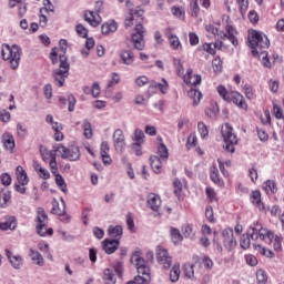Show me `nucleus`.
<instances>
[{
  "label": "nucleus",
  "mask_w": 284,
  "mask_h": 284,
  "mask_svg": "<svg viewBox=\"0 0 284 284\" xmlns=\"http://www.w3.org/2000/svg\"><path fill=\"white\" fill-rule=\"evenodd\" d=\"M48 213L43 207H39L37 210V217H36V230L39 236H52L54 234V230L52 227L48 229Z\"/></svg>",
  "instance_id": "obj_6"
},
{
  "label": "nucleus",
  "mask_w": 284,
  "mask_h": 284,
  "mask_svg": "<svg viewBox=\"0 0 284 284\" xmlns=\"http://www.w3.org/2000/svg\"><path fill=\"white\" fill-rule=\"evenodd\" d=\"M156 140L160 143L158 145V156H159V159H161L162 161H168V159L170 156V152L168 151V146L163 143V138L158 136Z\"/></svg>",
  "instance_id": "obj_27"
},
{
  "label": "nucleus",
  "mask_w": 284,
  "mask_h": 284,
  "mask_svg": "<svg viewBox=\"0 0 284 284\" xmlns=\"http://www.w3.org/2000/svg\"><path fill=\"white\" fill-rule=\"evenodd\" d=\"M197 141L196 133H191L186 140V149L192 150V148H196Z\"/></svg>",
  "instance_id": "obj_45"
},
{
  "label": "nucleus",
  "mask_w": 284,
  "mask_h": 284,
  "mask_svg": "<svg viewBox=\"0 0 284 284\" xmlns=\"http://www.w3.org/2000/svg\"><path fill=\"white\" fill-rule=\"evenodd\" d=\"M251 201L260 212H263L265 210V204L261 201V191H253L251 195Z\"/></svg>",
  "instance_id": "obj_31"
},
{
  "label": "nucleus",
  "mask_w": 284,
  "mask_h": 284,
  "mask_svg": "<svg viewBox=\"0 0 284 284\" xmlns=\"http://www.w3.org/2000/svg\"><path fill=\"white\" fill-rule=\"evenodd\" d=\"M144 34L145 28L143 27V24H135V33L132 34V43L135 50H143V48H145Z\"/></svg>",
  "instance_id": "obj_11"
},
{
  "label": "nucleus",
  "mask_w": 284,
  "mask_h": 284,
  "mask_svg": "<svg viewBox=\"0 0 284 284\" xmlns=\"http://www.w3.org/2000/svg\"><path fill=\"white\" fill-rule=\"evenodd\" d=\"M221 241L227 252L236 250V237L234 236V230L226 227L221 232Z\"/></svg>",
  "instance_id": "obj_10"
},
{
  "label": "nucleus",
  "mask_w": 284,
  "mask_h": 284,
  "mask_svg": "<svg viewBox=\"0 0 284 284\" xmlns=\"http://www.w3.org/2000/svg\"><path fill=\"white\" fill-rule=\"evenodd\" d=\"M102 280L104 284H116V275L110 268L103 271Z\"/></svg>",
  "instance_id": "obj_35"
},
{
  "label": "nucleus",
  "mask_w": 284,
  "mask_h": 284,
  "mask_svg": "<svg viewBox=\"0 0 284 284\" xmlns=\"http://www.w3.org/2000/svg\"><path fill=\"white\" fill-rule=\"evenodd\" d=\"M48 11H45V9H40V17H39V21H40V26L42 28H45V26H48Z\"/></svg>",
  "instance_id": "obj_51"
},
{
  "label": "nucleus",
  "mask_w": 284,
  "mask_h": 284,
  "mask_svg": "<svg viewBox=\"0 0 284 284\" xmlns=\"http://www.w3.org/2000/svg\"><path fill=\"white\" fill-rule=\"evenodd\" d=\"M205 216L210 223H215L216 220L214 219V209L212 206H206Z\"/></svg>",
  "instance_id": "obj_60"
},
{
  "label": "nucleus",
  "mask_w": 284,
  "mask_h": 284,
  "mask_svg": "<svg viewBox=\"0 0 284 284\" xmlns=\"http://www.w3.org/2000/svg\"><path fill=\"white\" fill-rule=\"evenodd\" d=\"M256 281L258 284H267V273L263 270L256 272Z\"/></svg>",
  "instance_id": "obj_48"
},
{
  "label": "nucleus",
  "mask_w": 284,
  "mask_h": 284,
  "mask_svg": "<svg viewBox=\"0 0 284 284\" xmlns=\"http://www.w3.org/2000/svg\"><path fill=\"white\" fill-rule=\"evenodd\" d=\"M183 270H184V274L187 278H194V265L193 264H185Z\"/></svg>",
  "instance_id": "obj_55"
},
{
  "label": "nucleus",
  "mask_w": 284,
  "mask_h": 284,
  "mask_svg": "<svg viewBox=\"0 0 284 284\" xmlns=\"http://www.w3.org/2000/svg\"><path fill=\"white\" fill-rule=\"evenodd\" d=\"M190 10H191V17H194V19H196V17H199V0H191L190 3Z\"/></svg>",
  "instance_id": "obj_47"
},
{
  "label": "nucleus",
  "mask_w": 284,
  "mask_h": 284,
  "mask_svg": "<svg viewBox=\"0 0 284 284\" xmlns=\"http://www.w3.org/2000/svg\"><path fill=\"white\" fill-rule=\"evenodd\" d=\"M236 3L239 4L241 14H245L247 12V8H250V1L248 0H236Z\"/></svg>",
  "instance_id": "obj_52"
},
{
  "label": "nucleus",
  "mask_w": 284,
  "mask_h": 284,
  "mask_svg": "<svg viewBox=\"0 0 284 284\" xmlns=\"http://www.w3.org/2000/svg\"><path fill=\"white\" fill-rule=\"evenodd\" d=\"M12 201V193L8 190H2L0 193V207H8V204Z\"/></svg>",
  "instance_id": "obj_38"
},
{
  "label": "nucleus",
  "mask_w": 284,
  "mask_h": 284,
  "mask_svg": "<svg viewBox=\"0 0 284 284\" xmlns=\"http://www.w3.org/2000/svg\"><path fill=\"white\" fill-rule=\"evenodd\" d=\"M210 179L215 183V185H219L220 187L224 185L222 179L219 176V169L216 165H212L210 169Z\"/></svg>",
  "instance_id": "obj_39"
},
{
  "label": "nucleus",
  "mask_w": 284,
  "mask_h": 284,
  "mask_svg": "<svg viewBox=\"0 0 284 284\" xmlns=\"http://www.w3.org/2000/svg\"><path fill=\"white\" fill-rule=\"evenodd\" d=\"M2 143H3V148L6 150H9L10 152H12V150H14L16 148L14 136H12V134L10 133H4L2 135Z\"/></svg>",
  "instance_id": "obj_32"
},
{
  "label": "nucleus",
  "mask_w": 284,
  "mask_h": 284,
  "mask_svg": "<svg viewBox=\"0 0 284 284\" xmlns=\"http://www.w3.org/2000/svg\"><path fill=\"white\" fill-rule=\"evenodd\" d=\"M59 148V144H54L52 150H49L44 145H40V155L44 163H48L50 170H54L55 168H59V164H57V150Z\"/></svg>",
  "instance_id": "obj_8"
},
{
  "label": "nucleus",
  "mask_w": 284,
  "mask_h": 284,
  "mask_svg": "<svg viewBox=\"0 0 284 284\" xmlns=\"http://www.w3.org/2000/svg\"><path fill=\"white\" fill-rule=\"evenodd\" d=\"M120 58L124 65H132V63H134V52H132V50H122L120 52Z\"/></svg>",
  "instance_id": "obj_30"
},
{
  "label": "nucleus",
  "mask_w": 284,
  "mask_h": 284,
  "mask_svg": "<svg viewBox=\"0 0 284 284\" xmlns=\"http://www.w3.org/2000/svg\"><path fill=\"white\" fill-rule=\"evenodd\" d=\"M164 37H166L170 48L176 50L179 48V37H176V27H168L164 30Z\"/></svg>",
  "instance_id": "obj_15"
},
{
  "label": "nucleus",
  "mask_w": 284,
  "mask_h": 284,
  "mask_svg": "<svg viewBox=\"0 0 284 284\" xmlns=\"http://www.w3.org/2000/svg\"><path fill=\"white\" fill-rule=\"evenodd\" d=\"M4 252L9 263L14 270H21V267H23V257H21V255H14V253L8 248Z\"/></svg>",
  "instance_id": "obj_17"
},
{
  "label": "nucleus",
  "mask_w": 284,
  "mask_h": 284,
  "mask_svg": "<svg viewBox=\"0 0 284 284\" xmlns=\"http://www.w3.org/2000/svg\"><path fill=\"white\" fill-rule=\"evenodd\" d=\"M108 234L111 239H114V241H121V237L123 236V226L110 225L108 229Z\"/></svg>",
  "instance_id": "obj_28"
},
{
  "label": "nucleus",
  "mask_w": 284,
  "mask_h": 284,
  "mask_svg": "<svg viewBox=\"0 0 284 284\" xmlns=\"http://www.w3.org/2000/svg\"><path fill=\"white\" fill-rule=\"evenodd\" d=\"M83 135L85 139H92L93 131H92V123L90 121L84 120L82 124Z\"/></svg>",
  "instance_id": "obj_42"
},
{
  "label": "nucleus",
  "mask_w": 284,
  "mask_h": 284,
  "mask_svg": "<svg viewBox=\"0 0 284 284\" xmlns=\"http://www.w3.org/2000/svg\"><path fill=\"white\" fill-rule=\"evenodd\" d=\"M126 225L130 232H136V226L134 225V217L132 216V213L126 214Z\"/></svg>",
  "instance_id": "obj_56"
},
{
  "label": "nucleus",
  "mask_w": 284,
  "mask_h": 284,
  "mask_svg": "<svg viewBox=\"0 0 284 284\" xmlns=\"http://www.w3.org/2000/svg\"><path fill=\"white\" fill-rule=\"evenodd\" d=\"M141 145H143V143L135 142L131 144V150L134 152L135 156H143V150L141 149Z\"/></svg>",
  "instance_id": "obj_57"
},
{
  "label": "nucleus",
  "mask_w": 284,
  "mask_h": 284,
  "mask_svg": "<svg viewBox=\"0 0 284 284\" xmlns=\"http://www.w3.org/2000/svg\"><path fill=\"white\" fill-rule=\"evenodd\" d=\"M161 196L156 193H150L148 195L146 205L152 210L153 212H159L161 209Z\"/></svg>",
  "instance_id": "obj_21"
},
{
  "label": "nucleus",
  "mask_w": 284,
  "mask_h": 284,
  "mask_svg": "<svg viewBox=\"0 0 284 284\" xmlns=\"http://www.w3.org/2000/svg\"><path fill=\"white\" fill-rule=\"evenodd\" d=\"M57 150L61 159H64L67 161H79V159H81V151L79 150V146H65L60 143L58 144Z\"/></svg>",
  "instance_id": "obj_9"
},
{
  "label": "nucleus",
  "mask_w": 284,
  "mask_h": 284,
  "mask_svg": "<svg viewBox=\"0 0 284 284\" xmlns=\"http://www.w3.org/2000/svg\"><path fill=\"white\" fill-rule=\"evenodd\" d=\"M131 263L135 265L138 273L141 274L138 277V283L149 284L150 283V266L145 263V260L141 257V253L135 252L131 256Z\"/></svg>",
  "instance_id": "obj_5"
},
{
  "label": "nucleus",
  "mask_w": 284,
  "mask_h": 284,
  "mask_svg": "<svg viewBox=\"0 0 284 284\" xmlns=\"http://www.w3.org/2000/svg\"><path fill=\"white\" fill-rule=\"evenodd\" d=\"M51 213L55 214L59 216V220L62 223H70L71 216L65 213V202L62 201V205H59V202L57 200L52 201V209Z\"/></svg>",
  "instance_id": "obj_12"
},
{
  "label": "nucleus",
  "mask_w": 284,
  "mask_h": 284,
  "mask_svg": "<svg viewBox=\"0 0 284 284\" xmlns=\"http://www.w3.org/2000/svg\"><path fill=\"white\" fill-rule=\"evenodd\" d=\"M75 32L82 39H88V30L85 29V27L83 24L75 26Z\"/></svg>",
  "instance_id": "obj_54"
},
{
  "label": "nucleus",
  "mask_w": 284,
  "mask_h": 284,
  "mask_svg": "<svg viewBox=\"0 0 284 284\" xmlns=\"http://www.w3.org/2000/svg\"><path fill=\"white\" fill-rule=\"evenodd\" d=\"M163 163H165V161L158 155L150 156V165L155 174H161V172H163Z\"/></svg>",
  "instance_id": "obj_24"
},
{
  "label": "nucleus",
  "mask_w": 284,
  "mask_h": 284,
  "mask_svg": "<svg viewBox=\"0 0 284 284\" xmlns=\"http://www.w3.org/2000/svg\"><path fill=\"white\" fill-rule=\"evenodd\" d=\"M205 194L211 203H214L216 201V192L212 187L205 189Z\"/></svg>",
  "instance_id": "obj_62"
},
{
  "label": "nucleus",
  "mask_w": 284,
  "mask_h": 284,
  "mask_svg": "<svg viewBox=\"0 0 284 284\" xmlns=\"http://www.w3.org/2000/svg\"><path fill=\"white\" fill-rule=\"evenodd\" d=\"M242 92L244 93V97L248 99V101H254V99H256V93H254V89L250 84H245L242 88Z\"/></svg>",
  "instance_id": "obj_41"
},
{
  "label": "nucleus",
  "mask_w": 284,
  "mask_h": 284,
  "mask_svg": "<svg viewBox=\"0 0 284 284\" xmlns=\"http://www.w3.org/2000/svg\"><path fill=\"white\" fill-rule=\"evenodd\" d=\"M205 30L210 34H213V37H220L221 39H223V37H225V33H223V31H220L219 28L214 27V24H207L205 27Z\"/></svg>",
  "instance_id": "obj_44"
},
{
  "label": "nucleus",
  "mask_w": 284,
  "mask_h": 284,
  "mask_svg": "<svg viewBox=\"0 0 284 284\" xmlns=\"http://www.w3.org/2000/svg\"><path fill=\"white\" fill-rule=\"evenodd\" d=\"M50 172L53 174V176H55V185L65 194L68 192V184H65L63 175L59 173V166L51 169Z\"/></svg>",
  "instance_id": "obj_22"
},
{
  "label": "nucleus",
  "mask_w": 284,
  "mask_h": 284,
  "mask_svg": "<svg viewBox=\"0 0 284 284\" xmlns=\"http://www.w3.org/2000/svg\"><path fill=\"white\" fill-rule=\"evenodd\" d=\"M32 263H34L36 265H39V267H43V264L45 263L43 260V255H41V253L39 251H34V250H30V254H29Z\"/></svg>",
  "instance_id": "obj_34"
},
{
  "label": "nucleus",
  "mask_w": 284,
  "mask_h": 284,
  "mask_svg": "<svg viewBox=\"0 0 284 284\" xmlns=\"http://www.w3.org/2000/svg\"><path fill=\"white\" fill-rule=\"evenodd\" d=\"M248 236L252 241H265V243H272L274 241V232L263 227V224L254 222L247 230Z\"/></svg>",
  "instance_id": "obj_4"
},
{
  "label": "nucleus",
  "mask_w": 284,
  "mask_h": 284,
  "mask_svg": "<svg viewBox=\"0 0 284 284\" xmlns=\"http://www.w3.org/2000/svg\"><path fill=\"white\" fill-rule=\"evenodd\" d=\"M33 170L37 172L38 176L42 179L43 181L50 180V171L48 169L43 168L41 163L38 161L33 162Z\"/></svg>",
  "instance_id": "obj_26"
},
{
  "label": "nucleus",
  "mask_w": 284,
  "mask_h": 284,
  "mask_svg": "<svg viewBox=\"0 0 284 284\" xmlns=\"http://www.w3.org/2000/svg\"><path fill=\"white\" fill-rule=\"evenodd\" d=\"M0 230L7 232V230H17V219L14 216H10L6 222L0 223Z\"/></svg>",
  "instance_id": "obj_33"
},
{
  "label": "nucleus",
  "mask_w": 284,
  "mask_h": 284,
  "mask_svg": "<svg viewBox=\"0 0 284 284\" xmlns=\"http://www.w3.org/2000/svg\"><path fill=\"white\" fill-rule=\"evenodd\" d=\"M221 133L225 143L224 150H226V152H231V154H234V145L239 143V139L236 138V134H234V128H232L230 123H225L222 125Z\"/></svg>",
  "instance_id": "obj_7"
},
{
  "label": "nucleus",
  "mask_w": 284,
  "mask_h": 284,
  "mask_svg": "<svg viewBox=\"0 0 284 284\" xmlns=\"http://www.w3.org/2000/svg\"><path fill=\"white\" fill-rule=\"evenodd\" d=\"M100 154H101L102 162L105 165H112V158L110 156V144L108 142L101 143Z\"/></svg>",
  "instance_id": "obj_23"
},
{
  "label": "nucleus",
  "mask_w": 284,
  "mask_h": 284,
  "mask_svg": "<svg viewBox=\"0 0 284 284\" xmlns=\"http://www.w3.org/2000/svg\"><path fill=\"white\" fill-rule=\"evenodd\" d=\"M263 190L266 194H276L278 192V187L276 186V181L267 180L263 183Z\"/></svg>",
  "instance_id": "obj_37"
},
{
  "label": "nucleus",
  "mask_w": 284,
  "mask_h": 284,
  "mask_svg": "<svg viewBox=\"0 0 284 284\" xmlns=\"http://www.w3.org/2000/svg\"><path fill=\"white\" fill-rule=\"evenodd\" d=\"M113 146L114 150L120 153L125 150V135L123 134V130L116 129L113 132Z\"/></svg>",
  "instance_id": "obj_14"
},
{
  "label": "nucleus",
  "mask_w": 284,
  "mask_h": 284,
  "mask_svg": "<svg viewBox=\"0 0 284 284\" xmlns=\"http://www.w3.org/2000/svg\"><path fill=\"white\" fill-rule=\"evenodd\" d=\"M229 99V103H234L240 110H247V102H245V98L239 91H231Z\"/></svg>",
  "instance_id": "obj_16"
},
{
  "label": "nucleus",
  "mask_w": 284,
  "mask_h": 284,
  "mask_svg": "<svg viewBox=\"0 0 284 284\" xmlns=\"http://www.w3.org/2000/svg\"><path fill=\"white\" fill-rule=\"evenodd\" d=\"M0 181L2 183V185H11L12 184V176H10V174L8 173H3L1 176H0Z\"/></svg>",
  "instance_id": "obj_64"
},
{
  "label": "nucleus",
  "mask_w": 284,
  "mask_h": 284,
  "mask_svg": "<svg viewBox=\"0 0 284 284\" xmlns=\"http://www.w3.org/2000/svg\"><path fill=\"white\" fill-rule=\"evenodd\" d=\"M83 19L92 28H98V26H101V16L94 11H84Z\"/></svg>",
  "instance_id": "obj_18"
},
{
  "label": "nucleus",
  "mask_w": 284,
  "mask_h": 284,
  "mask_svg": "<svg viewBox=\"0 0 284 284\" xmlns=\"http://www.w3.org/2000/svg\"><path fill=\"white\" fill-rule=\"evenodd\" d=\"M182 234H184V236H186L189 239H193L194 230L192 229V225L185 224L184 226H182Z\"/></svg>",
  "instance_id": "obj_53"
},
{
  "label": "nucleus",
  "mask_w": 284,
  "mask_h": 284,
  "mask_svg": "<svg viewBox=\"0 0 284 284\" xmlns=\"http://www.w3.org/2000/svg\"><path fill=\"white\" fill-rule=\"evenodd\" d=\"M248 43L252 48L253 57H258L264 68H272V62L270 58H267V51H263L270 48V39L267 36L260 31L252 30L248 34Z\"/></svg>",
  "instance_id": "obj_1"
},
{
  "label": "nucleus",
  "mask_w": 284,
  "mask_h": 284,
  "mask_svg": "<svg viewBox=\"0 0 284 284\" xmlns=\"http://www.w3.org/2000/svg\"><path fill=\"white\" fill-rule=\"evenodd\" d=\"M183 81L186 85H201V74H194L192 69H189L186 73L183 75Z\"/></svg>",
  "instance_id": "obj_20"
},
{
  "label": "nucleus",
  "mask_w": 284,
  "mask_h": 284,
  "mask_svg": "<svg viewBox=\"0 0 284 284\" xmlns=\"http://www.w3.org/2000/svg\"><path fill=\"white\" fill-rule=\"evenodd\" d=\"M250 239H252L250 236V233H246V235L244 234L241 236L240 246L242 247V250H250V245H251Z\"/></svg>",
  "instance_id": "obj_46"
},
{
  "label": "nucleus",
  "mask_w": 284,
  "mask_h": 284,
  "mask_svg": "<svg viewBox=\"0 0 284 284\" xmlns=\"http://www.w3.org/2000/svg\"><path fill=\"white\" fill-rule=\"evenodd\" d=\"M21 53L22 51L20 45L13 44L12 47H10V44H2V60L8 61L12 70H17V68H19V63L21 61Z\"/></svg>",
  "instance_id": "obj_3"
},
{
  "label": "nucleus",
  "mask_w": 284,
  "mask_h": 284,
  "mask_svg": "<svg viewBox=\"0 0 284 284\" xmlns=\"http://www.w3.org/2000/svg\"><path fill=\"white\" fill-rule=\"evenodd\" d=\"M216 90L221 99H223V101H226V103H230V97L232 94V91H227L225 85L222 84L217 85Z\"/></svg>",
  "instance_id": "obj_40"
},
{
  "label": "nucleus",
  "mask_w": 284,
  "mask_h": 284,
  "mask_svg": "<svg viewBox=\"0 0 284 284\" xmlns=\"http://www.w3.org/2000/svg\"><path fill=\"white\" fill-rule=\"evenodd\" d=\"M197 131L202 139H205L210 134V131L207 130V125H205V123L203 122H200L197 124Z\"/></svg>",
  "instance_id": "obj_49"
},
{
  "label": "nucleus",
  "mask_w": 284,
  "mask_h": 284,
  "mask_svg": "<svg viewBox=\"0 0 284 284\" xmlns=\"http://www.w3.org/2000/svg\"><path fill=\"white\" fill-rule=\"evenodd\" d=\"M213 70L214 72H221L223 70V62L221 61V58L217 57L212 61Z\"/></svg>",
  "instance_id": "obj_59"
},
{
  "label": "nucleus",
  "mask_w": 284,
  "mask_h": 284,
  "mask_svg": "<svg viewBox=\"0 0 284 284\" xmlns=\"http://www.w3.org/2000/svg\"><path fill=\"white\" fill-rule=\"evenodd\" d=\"M187 97L192 101V105L196 108L201 103V99H203V93H201L197 89H191L187 91Z\"/></svg>",
  "instance_id": "obj_29"
},
{
  "label": "nucleus",
  "mask_w": 284,
  "mask_h": 284,
  "mask_svg": "<svg viewBox=\"0 0 284 284\" xmlns=\"http://www.w3.org/2000/svg\"><path fill=\"white\" fill-rule=\"evenodd\" d=\"M253 247H254V250L260 252V254H262V256H266L267 258H273V256H274V252L263 247L261 244H254Z\"/></svg>",
  "instance_id": "obj_43"
},
{
  "label": "nucleus",
  "mask_w": 284,
  "mask_h": 284,
  "mask_svg": "<svg viewBox=\"0 0 284 284\" xmlns=\"http://www.w3.org/2000/svg\"><path fill=\"white\" fill-rule=\"evenodd\" d=\"M143 14H145V11L143 9H136L134 12H133V17H136L135 19V22L136 23H143Z\"/></svg>",
  "instance_id": "obj_63"
},
{
  "label": "nucleus",
  "mask_w": 284,
  "mask_h": 284,
  "mask_svg": "<svg viewBox=\"0 0 284 284\" xmlns=\"http://www.w3.org/2000/svg\"><path fill=\"white\" fill-rule=\"evenodd\" d=\"M170 281L176 283L179 281V267L174 265L170 272Z\"/></svg>",
  "instance_id": "obj_61"
},
{
  "label": "nucleus",
  "mask_w": 284,
  "mask_h": 284,
  "mask_svg": "<svg viewBox=\"0 0 284 284\" xmlns=\"http://www.w3.org/2000/svg\"><path fill=\"white\" fill-rule=\"evenodd\" d=\"M144 139H145V133H143L141 129H136L134 131L135 143H144Z\"/></svg>",
  "instance_id": "obj_58"
},
{
  "label": "nucleus",
  "mask_w": 284,
  "mask_h": 284,
  "mask_svg": "<svg viewBox=\"0 0 284 284\" xmlns=\"http://www.w3.org/2000/svg\"><path fill=\"white\" fill-rule=\"evenodd\" d=\"M156 261L159 265H163L164 270L172 267V256H170V253L163 246L156 247Z\"/></svg>",
  "instance_id": "obj_13"
},
{
  "label": "nucleus",
  "mask_w": 284,
  "mask_h": 284,
  "mask_svg": "<svg viewBox=\"0 0 284 284\" xmlns=\"http://www.w3.org/2000/svg\"><path fill=\"white\" fill-rule=\"evenodd\" d=\"M120 82H121V77L119 75V73L113 72L111 73V80L108 83V88H114V85H119Z\"/></svg>",
  "instance_id": "obj_50"
},
{
  "label": "nucleus",
  "mask_w": 284,
  "mask_h": 284,
  "mask_svg": "<svg viewBox=\"0 0 284 284\" xmlns=\"http://www.w3.org/2000/svg\"><path fill=\"white\" fill-rule=\"evenodd\" d=\"M119 29V24L114 20L105 22L101 27L102 34H110L111 32H114Z\"/></svg>",
  "instance_id": "obj_36"
},
{
  "label": "nucleus",
  "mask_w": 284,
  "mask_h": 284,
  "mask_svg": "<svg viewBox=\"0 0 284 284\" xmlns=\"http://www.w3.org/2000/svg\"><path fill=\"white\" fill-rule=\"evenodd\" d=\"M119 245H121L119 240L105 239L102 242V250L105 252V254H114V252L119 250Z\"/></svg>",
  "instance_id": "obj_19"
},
{
  "label": "nucleus",
  "mask_w": 284,
  "mask_h": 284,
  "mask_svg": "<svg viewBox=\"0 0 284 284\" xmlns=\"http://www.w3.org/2000/svg\"><path fill=\"white\" fill-rule=\"evenodd\" d=\"M16 179H17V182L20 185H28V183H30V179L28 178V173L26 172V170L21 165L17 166V169H16Z\"/></svg>",
  "instance_id": "obj_25"
},
{
  "label": "nucleus",
  "mask_w": 284,
  "mask_h": 284,
  "mask_svg": "<svg viewBox=\"0 0 284 284\" xmlns=\"http://www.w3.org/2000/svg\"><path fill=\"white\" fill-rule=\"evenodd\" d=\"M59 68L53 72L54 81L58 82L59 88H63L65 79L70 77V63H68V40L61 39L59 41Z\"/></svg>",
  "instance_id": "obj_2"
}]
</instances>
